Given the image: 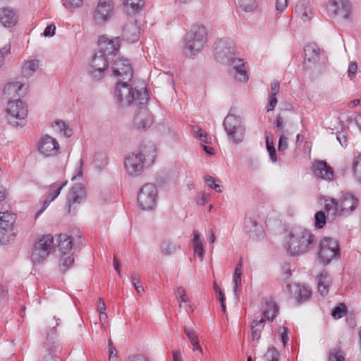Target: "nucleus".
Returning <instances> with one entry per match:
<instances>
[{
  "label": "nucleus",
  "mask_w": 361,
  "mask_h": 361,
  "mask_svg": "<svg viewBox=\"0 0 361 361\" xmlns=\"http://www.w3.org/2000/svg\"><path fill=\"white\" fill-rule=\"evenodd\" d=\"M52 126L56 128L59 133L66 137H70L72 134V130L67 127L63 121H55Z\"/></svg>",
  "instance_id": "nucleus-48"
},
{
  "label": "nucleus",
  "mask_w": 361,
  "mask_h": 361,
  "mask_svg": "<svg viewBox=\"0 0 361 361\" xmlns=\"http://www.w3.org/2000/svg\"><path fill=\"white\" fill-rule=\"evenodd\" d=\"M318 291L320 295L325 296L329 293V287L331 284V277L326 271H322L317 278Z\"/></svg>",
  "instance_id": "nucleus-28"
},
{
  "label": "nucleus",
  "mask_w": 361,
  "mask_h": 361,
  "mask_svg": "<svg viewBox=\"0 0 361 361\" xmlns=\"http://www.w3.org/2000/svg\"><path fill=\"white\" fill-rule=\"evenodd\" d=\"M60 147L57 140L48 135L43 136L38 143V150L44 157L56 155Z\"/></svg>",
  "instance_id": "nucleus-15"
},
{
  "label": "nucleus",
  "mask_w": 361,
  "mask_h": 361,
  "mask_svg": "<svg viewBox=\"0 0 361 361\" xmlns=\"http://www.w3.org/2000/svg\"><path fill=\"white\" fill-rule=\"evenodd\" d=\"M266 147L269 152L270 159L272 162H276L277 161V157L275 147L273 141L270 140V136L268 134L266 135Z\"/></svg>",
  "instance_id": "nucleus-49"
},
{
  "label": "nucleus",
  "mask_w": 361,
  "mask_h": 361,
  "mask_svg": "<svg viewBox=\"0 0 361 361\" xmlns=\"http://www.w3.org/2000/svg\"><path fill=\"white\" fill-rule=\"evenodd\" d=\"M39 68V61L32 59L23 63L22 73L25 77L31 76Z\"/></svg>",
  "instance_id": "nucleus-37"
},
{
  "label": "nucleus",
  "mask_w": 361,
  "mask_h": 361,
  "mask_svg": "<svg viewBox=\"0 0 361 361\" xmlns=\"http://www.w3.org/2000/svg\"><path fill=\"white\" fill-rule=\"evenodd\" d=\"M63 4L66 8H78L82 6L83 0H63Z\"/></svg>",
  "instance_id": "nucleus-56"
},
{
  "label": "nucleus",
  "mask_w": 361,
  "mask_h": 361,
  "mask_svg": "<svg viewBox=\"0 0 361 361\" xmlns=\"http://www.w3.org/2000/svg\"><path fill=\"white\" fill-rule=\"evenodd\" d=\"M129 81H118L115 89V96L121 106H128L133 101H137L140 104L147 102L148 94L145 88L138 92L133 90L128 84Z\"/></svg>",
  "instance_id": "nucleus-2"
},
{
  "label": "nucleus",
  "mask_w": 361,
  "mask_h": 361,
  "mask_svg": "<svg viewBox=\"0 0 361 361\" xmlns=\"http://www.w3.org/2000/svg\"><path fill=\"white\" fill-rule=\"evenodd\" d=\"M265 361H279V353L274 348H269L264 355Z\"/></svg>",
  "instance_id": "nucleus-53"
},
{
  "label": "nucleus",
  "mask_w": 361,
  "mask_h": 361,
  "mask_svg": "<svg viewBox=\"0 0 361 361\" xmlns=\"http://www.w3.org/2000/svg\"><path fill=\"white\" fill-rule=\"evenodd\" d=\"M305 59L310 63H315L319 58V49L315 44H307L304 49Z\"/></svg>",
  "instance_id": "nucleus-33"
},
{
  "label": "nucleus",
  "mask_w": 361,
  "mask_h": 361,
  "mask_svg": "<svg viewBox=\"0 0 361 361\" xmlns=\"http://www.w3.org/2000/svg\"><path fill=\"white\" fill-rule=\"evenodd\" d=\"M336 138L338 140V141L339 142V143L343 146V147H346L347 146V143H348V141H347V135L345 132H338L336 135Z\"/></svg>",
  "instance_id": "nucleus-61"
},
{
  "label": "nucleus",
  "mask_w": 361,
  "mask_h": 361,
  "mask_svg": "<svg viewBox=\"0 0 361 361\" xmlns=\"http://www.w3.org/2000/svg\"><path fill=\"white\" fill-rule=\"evenodd\" d=\"M326 11L331 18L348 19L352 13V4L349 0H329Z\"/></svg>",
  "instance_id": "nucleus-10"
},
{
  "label": "nucleus",
  "mask_w": 361,
  "mask_h": 361,
  "mask_svg": "<svg viewBox=\"0 0 361 361\" xmlns=\"http://www.w3.org/2000/svg\"><path fill=\"white\" fill-rule=\"evenodd\" d=\"M358 204V200L350 193L343 195L339 202V216H348L353 214Z\"/></svg>",
  "instance_id": "nucleus-19"
},
{
  "label": "nucleus",
  "mask_w": 361,
  "mask_h": 361,
  "mask_svg": "<svg viewBox=\"0 0 361 361\" xmlns=\"http://www.w3.org/2000/svg\"><path fill=\"white\" fill-rule=\"evenodd\" d=\"M244 231L249 238L255 241L261 240L265 237V232L262 225L259 224L256 219L251 216H247L245 218Z\"/></svg>",
  "instance_id": "nucleus-14"
},
{
  "label": "nucleus",
  "mask_w": 361,
  "mask_h": 361,
  "mask_svg": "<svg viewBox=\"0 0 361 361\" xmlns=\"http://www.w3.org/2000/svg\"><path fill=\"white\" fill-rule=\"evenodd\" d=\"M214 290H215L216 296H217L218 299L219 300V301L221 302L222 311L224 312L226 311L224 295L222 290H221V288H219V286L216 284V281H214Z\"/></svg>",
  "instance_id": "nucleus-57"
},
{
  "label": "nucleus",
  "mask_w": 361,
  "mask_h": 361,
  "mask_svg": "<svg viewBox=\"0 0 361 361\" xmlns=\"http://www.w3.org/2000/svg\"><path fill=\"white\" fill-rule=\"evenodd\" d=\"M264 319H254L252 324V337L253 340L258 341L261 336V332L264 326Z\"/></svg>",
  "instance_id": "nucleus-40"
},
{
  "label": "nucleus",
  "mask_w": 361,
  "mask_h": 361,
  "mask_svg": "<svg viewBox=\"0 0 361 361\" xmlns=\"http://www.w3.org/2000/svg\"><path fill=\"white\" fill-rule=\"evenodd\" d=\"M85 190L82 185L78 184L73 186L67 195V203L71 207L75 204H80L85 198Z\"/></svg>",
  "instance_id": "nucleus-23"
},
{
  "label": "nucleus",
  "mask_w": 361,
  "mask_h": 361,
  "mask_svg": "<svg viewBox=\"0 0 361 361\" xmlns=\"http://www.w3.org/2000/svg\"><path fill=\"white\" fill-rule=\"evenodd\" d=\"M288 7V1L287 0H276L275 4L276 11L279 13H283Z\"/></svg>",
  "instance_id": "nucleus-58"
},
{
  "label": "nucleus",
  "mask_w": 361,
  "mask_h": 361,
  "mask_svg": "<svg viewBox=\"0 0 361 361\" xmlns=\"http://www.w3.org/2000/svg\"><path fill=\"white\" fill-rule=\"evenodd\" d=\"M313 171L314 175L325 180L326 181H331L334 179V171L331 166H328L325 161H319L314 164Z\"/></svg>",
  "instance_id": "nucleus-22"
},
{
  "label": "nucleus",
  "mask_w": 361,
  "mask_h": 361,
  "mask_svg": "<svg viewBox=\"0 0 361 361\" xmlns=\"http://www.w3.org/2000/svg\"><path fill=\"white\" fill-rule=\"evenodd\" d=\"M176 297L179 302V307L181 308L183 303H186L189 301L186 295L185 290L183 287H178L176 291Z\"/></svg>",
  "instance_id": "nucleus-54"
},
{
  "label": "nucleus",
  "mask_w": 361,
  "mask_h": 361,
  "mask_svg": "<svg viewBox=\"0 0 361 361\" xmlns=\"http://www.w3.org/2000/svg\"><path fill=\"white\" fill-rule=\"evenodd\" d=\"M16 215L11 212H0V228L14 226Z\"/></svg>",
  "instance_id": "nucleus-39"
},
{
  "label": "nucleus",
  "mask_w": 361,
  "mask_h": 361,
  "mask_svg": "<svg viewBox=\"0 0 361 361\" xmlns=\"http://www.w3.org/2000/svg\"><path fill=\"white\" fill-rule=\"evenodd\" d=\"M278 311L279 307L271 298H269L264 300V302L262 307V313L264 317L267 320H273L275 318Z\"/></svg>",
  "instance_id": "nucleus-29"
},
{
  "label": "nucleus",
  "mask_w": 361,
  "mask_h": 361,
  "mask_svg": "<svg viewBox=\"0 0 361 361\" xmlns=\"http://www.w3.org/2000/svg\"><path fill=\"white\" fill-rule=\"evenodd\" d=\"M56 26L53 24L48 25L44 30V35L45 37H51L55 35Z\"/></svg>",
  "instance_id": "nucleus-63"
},
{
  "label": "nucleus",
  "mask_w": 361,
  "mask_h": 361,
  "mask_svg": "<svg viewBox=\"0 0 361 361\" xmlns=\"http://www.w3.org/2000/svg\"><path fill=\"white\" fill-rule=\"evenodd\" d=\"M120 44L119 37L109 38L102 35L98 40L99 51L106 55L116 54L119 50Z\"/></svg>",
  "instance_id": "nucleus-18"
},
{
  "label": "nucleus",
  "mask_w": 361,
  "mask_h": 361,
  "mask_svg": "<svg viewBox=\"0 0 361 361\" xmlns=\"http://www.w3.org/2000/svg\"><path fill=\"white\" fill-rule=\"evenodd\" d=\"M106 55L102 52L97 53L91 63V75L96 80L100 79L108 66Z\"/></svg>",
  "instance_id": "nucleus-17"
},
{
  "label": "nucleus",
  "mask_w": 361,
  "mask_h": 361,
  "mask_svg": "<svg viewBox=\"0 0 361 361\" xmlns=\"http://www.w3.org/2000/svg\"><path fill=\"white\" fill-rule=\"evenodd\" d=\"M226 41L221 38L215 42L213 47V54L215 60L223 63L226 57Z\"/></svg>",
  "instance_id": "nucleus-31"
},
{
  "label": "nucleus",
  "mask_w": 361,
  "mask_h": 361,
  "mask_svg": "<svg viewBox=\"0 0 361 361\" xmlns=\"http://www.w3.org/2000/svg\"><path fill=\"white\" fill-rule=\"evenodd\" d=\"M138 154L140 157L144 159V161L147 160L153 161L155 157L156 148L152 143L142 144L138 149V151L135 152Z\"/></svg>",
  "instance_id": "nucleus-30"
},
{
  "label": "nucleus",
  "mask_w": 361,
  "mask_h": 361,
  "mask_svg": "<svg viewBox=\"0 0 361 361\" xmlns=\"http://www.w3.org/2000/svg\"><path fill=\"white\" fill-rule=\"evenodd\" d=\"M357 66L355 62H350L348 65V75L350 79L355 76V73L357 72Z\"/></svg>",
  "instance_id": "nucleus-62"
},
{
  "label": "nucleus",
  "mask_w": 361,
  "mask_h": 361,
  "mask_svg": "<svg viewBox=\"0 0 361 361\" xmlns=\"http://www.w3.org/2000/svg\"><path fill=\"white\" fill-rule=\"evenodd\" d=\"M109 361H117L116 350L111 341H109Z\"/></svg>",
  "instance_id": "nucleus-60"
},
{
  "label": "nucleus",
  "mask_w": 361,
  "mask_h": 361,
  "mask_svg": "<svg viewBox=\"0 0 361 361\" xmlns=\"http://www.w3.org/2000/svg\"><path fill=\"white\" fill-rule=\"evenodd\" d=\"M184 331L194 347L193 351L198 350L200 353H202V348L199 344V339L195 331L192 329L188 327H185Z\"/></svg>",
  "instance_id": "nucleus-42"
},
{
  "label": "nucleus",
  "mask_w": 361,
  "mask_h": 361,
  "mask_svg": "<svg viewBox=\"0 0 361 361\" xmlns=\"http://www.w3.org/2000/svg\"><path fill=\"white\" fill-rule=\"evenodd\" d=\"M290 291L293 294V297L299 302L307 300L312 295L311 290L305 285L294 284L290 286Z\"/></svg>",
  "instance_id": "nucleus-26"
},
{
  "label": "nucleus",
  "mask_w": 361,
  "mask_h": 361,
  "mask_svg": "<svg viewBox=\"0 0 361 361\" xmlns=\"http://www.w3.org/2000/svg\"><path fill=\"white\" fill-rule=\"evenodd\" d=\"M314 226L317 228H322L326 224V215L323 211L317 212L314 215Z\"/></svg>",
  "instance_id": "nucleus-52"
},
{
  "label": "nucleus",
  "mask_w": 361,
  "mask_h": 361,
  "mask_svg": "<svg viewBox=\"0 0 361 361\" xmlns=\"http://www.w3.org/2000/svg\"><path fill=\"white\" fill-rule=\"evenodd\" d=\"M295 13L304 22L310 20L312 16V8L309 0H300L295 6Z\"/></svg>",
  "instance_id": "nucleus-24"
},
{
  "label": "nucleus",
  "mask_w": 361,
  "mask_h": 361,
  "mask_svg": "<svg viewBox=\"0 0 361 361\" xmlns=\"http://www.w3.org/2000/svg\"><path fill=\"white\" fill-rule=\"evenodd\" d=\"M75 261L72 252H64L61 254L59 259V269L62 272H66L72 267Z\"/></svg>",
  "instance_id": "nucleus-34"
},
{
  "label": "nucleus",
  "mask_w": 361,
  "mask_h": 361,
  "mask_svg": "<svg viewBox=\"0 0 361 361\" xmlns=\"http://www.w3.org/2000/svg\"><path fill=\"white\" fill-rule=\"evenodd\" d=\"M144 159L135 152L126 156L124 160L126 173L130 177L140 176L144 169Z\"/></svg>",
  "instance_id": "nucleus-12"
},
{
  "label": "nucleus",
  "mask_w": 361,
  "mask_h": 361,
  "mask_svg": "<svg viewBox=\"0 0 361 361\" xmlns=\"http://www.w3.org/2000/svg\"><path fill=\"white\" fill-rule=\"evenodd\" d=\"M207 41V32L204 26L195 25L191 28L186 37L185 47L191 54L200 51Z\"/></svg>",
  "instance_id": "nucleus-6"
},
{
  "label": "nucleus",
  "mask_w": 361,
  "mask_h": 361,
  "mask_svg": "<svg viewBox=\"0 0 361 361\" xmlns=\"http://www.w3.org/2000/svg\"><path fill=\"white\" fill-rule=\"evenodd\" d=\"M314 235L307 228L292 229L285 237L283 246L287 253L293 257L302 255L313 247Z\"/></svg>",
  "instance_id": "nucleus-1"
},
{
  "label": "nucleus",
  "mask_w": 361,
  "mask_h": 361,
  "mask_svg": "<svg viewBox=\"0 0 361 361\" xmlns=\"http://www.w3.org/2000/svg\"><path fill=\"white\" fill-rule=\"evenodd\" d=\"M59 251L61 254L64 252H71L73 239L66 234H60L57 237Z\"/></svg>",
  "instance_id": "nucleus-32"
},
{
  "label": "nucleus",
  "mask_w": 361,
  "mask_h": 361,
  "mask_svg": "<svg viewBox=\"0 0 361 361\" xmlns=\"http://www.w3.org/2000/svg\"><path fill=\"white\" fill-rule=\"evenodd\" d=\"M245 128L240 117L227 115V139L233 144L241 142L244 138Z\"/></svg>",
  "instance_id": "nucleus-8"
},
{
  "label": "nucleus",
  "mask_w": 361,
  "mask_h": 361,
  "mask_svg": "<svg viewBox=\"0 0 361 361\" xmlns=\"http://www.w3.org/2000/svg\"><path fill=\"white\" fill-rule=\"evenodd\" d=\"M227 71L238 82H246L249 80L243 59L237 56L235 47H227Z\"/></svg>",
  "instance_id": "nucleus-3"
},
{
  "label": "nucleus",
  "mask_w": 361,
  "mask_h": 361,
  "mask_svg": "<svg viewBox=\"0 0 361 361\" xmlns=\"http://www.w3.org/2000/svg\"><path fill=\"white\" fill-rule=\"evenodd\" d=\"M180 249V246L171 241L166 240L161 243V250L166 255H172Z\"/></svg>",
  "instance_id": "nucleus-46"
},
{
  "label": "nucleus",
  "mask_w": 361,
  "mask_h": 361,
  "mask_svg": "<svg viewBox=\"0 0 361 361\" xmlns=\"http://www.w3.org/2000/svg\"><path fill=\"white\" fill-rule=\"evenodd\" d=\"M204 182L212 189L216 192H221L223 186L220 185L217 182H220L218 179H215L214 177L210 176H206L204 177Z\"/></svg>",
  "instance_id": "nucleus-51"
},
{
  "label": "nucleus",
  "mask_w": 361,
  "mask_h": 361,
  "mask_svg": "<svg viewBox=\"0 0 361 361\" xmlns=\"http://www.w3.org/2000/svg\"><path fill=\"white\" fill-rule=\"evenodd\" d=\"M123 37L125 40L133 43L140 37V29L136 22L130 21L126 24L123 30Z\"/></svg>",
  "instance_id": "nucleus-25"
},
{
  "label": "nucleus",
  "mask_w": 361,
  "mask_h": 361,
  "mask_svg": "<svg viewBox=\"0 0 361 361\" xmlns=\"http://www.w3.org/2000/svg\"><path fill=\"white\" fill-rule=\"evenodd\" d=\"M114 75L118 81H130L133 71L128 60L120 58L116 60L112 65Z\"/></svg>",
  "instance_id": "nucleus-11"
},
{
  "label": "nucleus",
  "mask_w": 361,
  "mask_h": 361,
  "mask_svg": "<svg viewBox=\"0 0 361 361\" xmlns=\"http://www.w3.org/2000/svg\"><path fill=\"white\" fill-rule=\"evenodd\" d=\"M153 123L151 113L145 108H141L134 118V125L138 130H145Z\"/></svg>",
  "instance_id": "nucleus-21"
},
{
  "label": "nucleus",
  "mask_w": 361,
  "mask_h": 361,
  "mask_svg": "<svg viewBox=\"0 0 361 361\" xmlns=\"http://www.w3.org/2000/svg\"><path fill=\"white\" fill-rule=\"evenodd\" d=\"M145 4L144 0H125L124 8L129 13L137 12Z\"/></svg>",
  "instance_id": "nucleus-41"
},
{
  "label": "nucleus",
  "mask_w": 361,
  "mask_h": 361,
  "mask_svg": "<svg viewBox=\"0 0 361 361\" xmlns=\"http://www.w3.org/2000/svg\"><path fill=\"white\" fill-rule=\"evenodd\" d=\"M27 85L19 81H13L8 83L4 89L5 93L8 96L14 97L15 95L23 96L25 94Z\"/></svg>",
  "instance_id": "nucleus-27"
},
{
  "label": "nucleus",
  "mask_w": 361,
  "mask_h": 361,
  "mask_svg": "<svg viewBox=\"0 0 361 361\" xmlns=\"http://www.w3.org/2000/svg\"><path fill=\"white\" fill-rule=\"evenodd\" d=\"M319 258L324 264H329L334 259L340 257V247L336 240L323 238L319 243Z\"/></svg>",
  "instance_id": "nucleus-7"
},
{
  "label": "nucleus",
  "mask_w": 361,
  "mask_h": 361,
  "mask_svg": "<svg viewBox=\"0 0 361 361\" xmlns=\"http://www.w3.org/2000/svg\"><path fill=\"white\" fill-rule=\"evenodd\" d=\"M242 267L243 264L242 261L240 260L235 267V272L233 276V291L235 293V296L237 298L238 287L241 284Z\"/></svg>",
  "instance_id": "nucleus-44"
},
{
  "label": "nucleus",
  "mask_w": 361,
  "mask_h": 361,
  "mask_svg": "<svg viewBox=\"0 0 361 361\" xmlns=\"http://www.w3.org/2000/svg\"><path fill=\"white\" fill-rule=\"evenodd\" d=\"M329 361H345L343 352L338 349H333L329 352Z\"/></svg>",
  "instance_id": "nucleus-55"
},
{
  "label": "nucleus",
  "mask_w": 361,
  "mask_h": 361,
  "mask_svg": "<svg viewBox=\"0 0 361 361\" xmlns=\"http://www.w3.org/2000/svg\"><path fill=\"white\" fill-rule=\"evenodd\" d=\"M113 9L112 0H99L93 15L95 23L101 24L109 20L112 15Z\"/></svg>",
  "instance_id": "nucleus-13"
},
{
  "label": "nucleus",
  "mask_w": 361,
  "mask_h": 361,
  "mask_svg": "<svg viewBox=\"0 0 361 361\" xmlns=\"http://www.w3.org/2000/svg\"><path fill=\"white\" fill-rule=\"evenodd\" d=\"M18 21V13L9 7L0 8V23L5 27H13Z\"/></svg>",
  "instance_id": "nucleus-20"
},
{
  "label": "nucleus",
  "mask_w": 361,
  "mask_h": 361,
  "mask_svg": "<svg viewBox=\"0 0 361 361\" xmlns=\"http://www.w3.org/2000/svg\"><path fill=\"white\" fill-rule=\"evenodd\" d=\"M54 245V238L50 234L43 235L36 240L30 253V260L34 264L43 262L49 257Z\"/></svg>",
  "instance_id": "nucleus-4"
},
{
  "label": "nucleus",
  "mask_w": 361,
  "mask_h": 361,
  "mask_svg": "<svg viewBox=\"0 0 361 361\" xmlns=\"http://www.w3.org/2000/svg\"><path fill=\"white\" fill-rule=\"evenodd\" d=\"M288 139L286 137L283 135H281L279 137V145H278V150L279 152H283L288 148Z\"/></svg>",
  "instance_id": "nucleus-59"
},
{
  "label": "nucleus",
  "mask_w": 361,
  "mask_h": 361,
  "mask_svg": "<svg viewBox=\"0 0 361 361\" xmlns=\"http://www.w3.org/2000/svg\"><path fill=\"white\" fill-rule=\"evenodd\" d=\"M16 236L14 226H5L0 228V243L7 244L13 241Z\"/></svg>",
  "instance_id": "nucleus-36"
},
{
  "label": "nucleus",
  "mask_w": 361,
  "mask_h": 361,
  "mask_svg": "<svg viewBox=\"0 0 361 361\" xmlns=\"http://www.w3.org/2000/svg\"><path fill=\"white\" fill-rule=\"evenodd\" d=\"M235 4L245 12H252L257 9V0H235Z\"/></svg>",
  "instance_id": "nucleus-43"
},
{
  "label": "nucleus",
  "mask_w": 361,
  "mask_h": 361,
  "mask_svg": "<svg viewBox=\"0 0 361 361\" xmlns=\"http://www.w3.org/2000/svg\"><path fill=\"white\" fill-rule=\"evenodd\" d=\"M193 247H194V253L197 255L200 259L202 261L204 259V248H203V244L200 239V235L198 231H193Z\"/></svg>",
  "instance_id": "nucleus-38"
},
{
  "label": "nucleus",
  "mask_w": 361,
  "mask_h": 361,
  "mask_svg": "<svg viewBox=\"0 0 361 361\" xmlns=\"http://www.w3.org/2000/svg\"><path fill=\"white\" fill-rule=\"evenodd\" d=\"M6 118L13 126H23L27 116V106L20 99L9 101L6 107Z\"/></svg>",
  "instance_id": "nucleus-5"
},
{
  "label": "nucleus",
  "mask_w": 361,
  "mask_h": 361,
  "mask_svg": "<svg viewBox=\"0 0 361 361\" xmlns=\"http://www.w3.org/2000/svg\"><path fill=\"white\" fill-rule=\"evenodd\" d=\"M324 209L325 211L332 216L339 215V202L332 197L324 198Z\"/></svg>",
  "instance_id": "nucleus-35"
},
{
  "label": "nucleus",
  "mask_w": 361,
  "mask_h": 361,
  "mask_svg": "<svg viewBox=\"0 0 361 361\" xmlns=\"http://www.w3.org/2000/svg\"><path fill=\"white\" fill-rule=\"evenodd\" d=\"M281 337L282 343H283V345L285 346L289 340L288 328L284 327V326L282 327V331L281 332Z\"/></svg>",
  "instance_id": "nucleus-64"
},
{
  "label": "nucleus",
  "mask_w": 361,
  "mask_h": 361,
  "mask_svg": "<svg viewBox=\"0 0 361 361\" xmlns=\"http://www.w3.org/2000/svg\"><path fill=\"white\" fill-rule=\"evenodd\" d=\"M347 312L346 306L343 303H340L334 307L331 312V316L334 319H340L343 317Z\"/></svg>",
  "instance_id": "nucleus-50"
},
{
  "label": "nucleus",
  "mask_w": 361,
  "mask_h": 361,
  "mask_svg": "<svg viewBox=\"0 0 361 361\" xmlns=\"http://www.w3.org/2000/svg\"><path fill=\"white\" fill-rule=\"evenodd\" d=\"M157 190L152 183L144 185L137 194V202L143 210H151L156 206Z\"/></svg>",
  "instance_id": "nucleus-9"
},
{
  "label": "nucleus",
  "mask_w": 361,
  "mask_h": 361,
  "mask_svg": "<svg viewBox=\"0 0 361 361\" xmlns=\"http://www.w3.org/2000/svg\"><path fill=\"white\" fill-rule=\"evenodd\" d=\"M66 185V182L63 183H54L46 188V194L45 199L43 203L42 208L38 211L35 216V219L39 218V216L42 214V213L47 209V207L49 205L50 202L54 200L60 194L61 189Z\"/></svg>",
  "instance_id": "nucleus-16"
},
{
  "label": "nucleus",
  "mask_w": 361,
  "mask_h": 361,
  "mask_svg": "<svg viewBox=\"0 0 361 361\" xmlns=\"http://www.w3.org/2000/svg\"><path fill=\"white\" fill-rule=\"evenodd\" d=\"M352 171L356 181L361 183V154L355 157L352 164Z\"/></svg>",
  "instance_id": "nucleus-45"
},
{
  "label": "nucleus",
  "mask_w": 361,
  "mask_h": 361,
  "mask_svg": "<svg viewBox=\"0 0 361 361\" xmlns=\"http://www.w3.org/2000/svg\"><path fill=\"white\" fill-rule=\"evenodd\" d=\"M192 132L195 135V137L198 138L202 142L205 144L211 142V137L207 134L205 131H204L198 126H194L192 128Z\"/></svg>",
  "instance_id": "nucleus-47"
}]
</instances>
